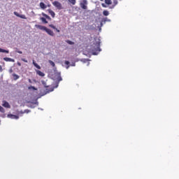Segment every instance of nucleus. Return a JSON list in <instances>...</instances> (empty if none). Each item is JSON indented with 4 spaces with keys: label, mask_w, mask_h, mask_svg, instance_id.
I'll return each mask as SVG.
<instances>
[{
    "label": "nucleus",
    "mask_w": 179,
    "mask_h": 179,
    "mask_svg": "<svg viewBox=\"0 0 179 179\" xmlns=\"http://www.w3.org/2000/svg\"><path fill=\"white\" fill-rule=\"evenodd\" d=\"M52 5L55 6V7L57 8V9H59V10H61V9H63L62 4L59 1H54L52 3Z\"/></svg>",
    "instance_id": "20e7f679"
},
{
    "label": "nucleus",
    "mask_w": 179,
    "mask_h": 179,
    "mask_svg": "<svg viewBox=\"0 0 179 179\" xmlns=\"http://www.w3.org/2000/svg\"><path fill=\"white\" fill-rule=\"evenodd\" d=\"M41 20L43 22V23H45V24L48 23L45 17H41Z\"/></svg>",
    "instance_id": "5701e85b"
},
{
    "label": "nucleus",
    "mask_w": 179,
    "mask_h": 179,
    "mask_svg": "<svg viewBox=\"0 0 179 179\" xmlns=\"http://www.w3.org/2000/svg\"><path fill=\"white\" fill-rule=\"evenodd\" d=\"M42 15L44 16V17H45V19H48V20H51V17L48 16L47 14L43 13Z\"/></svg>",
    "instance_id": "2eb2a0df"
},
{
    "label": "nucleus",
    "mask_w": 179,
    "mask_h": 179,
    "mask_svg": "<svg viewBox=\"0 0 179 179\" xmlns=\"http://www.w3.org/2000/svg\"><path fill=\"white\" fill-rule=\"evenodd\" d=\"M40 8H41V9H46L47 6L43 2H41L40 3Z\"/></svg>",
    "instance_id": "ddd939ff"
},
{
    "label": "nucleus",
    "mask_w": 179,
    "mask_h": 179,
    "mask_svg": "<svg viewBox=\"0 0 179 179\" xmlns=\"http://www.w3.org/2000/svg\"><path fill=\"white\" fill-rule=\"evenodd\" d=\"M0 52H6V54H9V50L0 48Z\"/></svg>",
    "instance_id": "412c9836"
},
{
    "label": "nucleus",
    "mask_w": 179,
    "mask_h": 179,
    "mask_svg": "<svg viewBox=\"0 0 179 179\" xmlns=\"http://www.w3.org/2000/svg\"><path fill=\"white\" fill-rule=\"evenodd\" d=\"M32 64L35 68H37V69H41V66H40V65H38L37 63H36V62H34V60H33Z\"/></svg>",
    "instance_id": "f8f14e48"
},
{
    "label": "nucleus",
    "mask_w": 179,
    "mask_h": 179,
    "mask_svg": "<svg viewBox=\"0 0 179 179\" xmlns=\"http://www.w3.org/2000/svg\"><path fill=\"white\" fill-rule=\"evenodd\" d=\"M17 65L18 66H22V64H20V62H17Z\"/></svg>",
    "instance_id": "ea45409f"
},
{
    "label": "nucleus",
    "mask_w": 179,
    "mask_h": 179,
    "mask_svg": "<svg viewBox=\"0 0 179 179\" xmlns=\"http://www.w3.org/2000/svg\"><path fill=\"white\" fill-rule=\"evenodd\" d=\"M14 15L17 16V17H20V14H19L17 12H14Z\"/></svg>",
    "instance_id": "2f4dec72"
},
{
    "label": "nucleus",
    "mask_w": 179,
    "mask_h": 179,
    "mask_svg": "<svg viewBox=\"0 0 179 179\" xmlns=\"http://www.w3.org/2000/svg\"><path fill=\"white\" fill-rule=\"evenodd\" d=\"M89 61H90V59H81V62H83V64H86V62H89Z\"/></svg>",
    "instance_id": "b1692460"
},
{
    "label": "nucleus",
    "mask_w": 179,
    "mask_h": 179,
    "mask_svg": "<svg viewBox=\"0 0 179 179\" xmlns=\"http://www.w3.org/2000/svg\"><path fill=\"white\" fill-rule=\"evenodd\" d=\"M3 107H5L6 108H10V105H9V103L7 101H4L3 103Z\"/></svg>",
    "instance_id": "9b49d317"
},
{
    "label": "nucleus",
    "mask_w": 179,
    "mask_h": 179,
    "mask_svg": "<svg viewBox=\"0 0 179 179\" xmlns=\"http://www.w3.org/2000/svg\"><path fill=\"white\" fill-rule=\"evenodd\" d=\"M69 2L72 5H75V3H76V0H69Z\"/></svg>",
    "instance_id": "a878e982"
},
{
    "label": "nucleus",
    "mask_w": 179,
    "mask_h": 179,
    "mask_svg": "<svg viewBox=\"0 0 179 179\" xmlns=\"http://www.w3.org/2000/svg\"><path fill=\"white\" fill-rule=\"evenodd\" d=\"M45 31H46V33H48V34H49V36L54 37V36H55L54 31H52L51 29L46 28V30Z\"/></svg>",
    "instance_id": "423d86ee"
},
{
    "label": "nucleus",
    "mask_w": 179,
    "mask_h": 179,
    "mask_svg": "<svg viewBox=\"0 0 179 179\" xmlns=\"http://www.w3.org/2000/svg\"><path fill=\"white\" fill-rule=\"evenodd\" d=\"M89 65H90V62L87 63V66H89Z\"/></svg>",
    "instance_id": "37998d69"
},
{
    "label": "nucleus",
    "mask_w": 179,
    "mask_h": 179,
    "mask_svg": "<svg viewBox=\"0 0 179 179\" xmlns=\"http://www.w3.org/2000/svg\"><path fill=\"white\" fill-rule=\"evenodd\" d=\"M103 16H108V15H110V12H108V10H103Z\"/></svg>",
    "instance_id": "a211bd4d"
},
{
    "label": "nucleus",
    "mask_w": 179,
    "mask_h": 179,
    "mask_svg": "<svg viewBox=\"0 0 179 179\" xmlns=\"http://www.w3.org/2000/svg\"><path fill=\"white\" fill-rule=\"evenodd\" d=\"M48 12L50 13V16H52V17H55V13L54 11H52L51 9H48Z\"/></svg>",
    "instance_id": "9d476101"
},
{
    "label": "nucleus",
    "mask_w": 179,
    "mask_h": 179,
    "mask_svg": "<svg viewBox=\"0 0 179 179\" xmlns=\"http://www.w3.org/2000/svg\"><path fill=\"white\" fill-rule=\"evenodd\" d=\"M87 0H83L80 3V6L81 8V9H83L84 10H86V9H87Z\"/></svg>",
    "instance_id": "7ed1b4c3"
},
{
    "label": "nucleus",
    "mask_w": 179,
    "mask_h": 179,
    "mask_svg": "<svg viewBox=\"0 0 179 179\" xmlns=\"http://www.w3.org/2000/svg\"><path fill=\"white\" fill-rule=\"evenodd\" d=\"M49 27H51L52 29H57V27H55V26H54V24H52L49 25Z\"/></svg>",
    "instance_id": "473e14b6"
},
{
    "label": "nucleus",
    "mask_w": 179,
    "mask_h": 179,
    "mask_svg": "<svg viewBox=\"0 0 179 179\" xmlns=\"http://www.w3.org/2000/svg\"><path fill=\"white\" fill-rule=\"evenodd\" d=\"M105 3L106 5H111V0H105Z\"/></svg>",
    "instance_id": "bb28decb"
},
{
    "label": "nucleus",
    "mask_w": 179,
    "mask_h": 179,
    "mask_svg": "<svg viewBox=\"0 0 179 179\" xmlns=\"http://www.w3.org/2000/svg\"><path fill=\"white\" fill-rule=\"evenodd\" d=\"M21 60L23 61V62H26V63L28 62L27 60H26V59H21Z\"/></svg>",
    "instance_id": "c9c22d12"
},
{
    "label": "nucleus",
    "mask_w": 179,
    "mask_h": 179,
    "mask_svg": "<svg viewBox=\"0 0 179 179\" xmlns=\"http://www.w3.org/2000/svg\"><path fill=\"white\" fill-rule=\"evenodd\" d=\"M3 60L6 61V62H14L15 59L9 57H4Z\"/></svg>",
    "instance_id": "1a4fd4ad"
},
{
    "label": "nucleus",
    "mask_w": 179,
    "mask_h": 179,
    "mask_svg": "<svg viewBox=\"0 0 179 179\" xmlns=\"http://www.w3.org/2000/svg\"><path fill=\"white\" fill-rule=\"evenodd\" d=\"M55 30H56V31H57V33H59V31H60L59 29H57V28L55 29Z\"/></svg>",
    "instance_id": "58836bf2"
},
{
    "label": "nucleus",
    "mask_w": 179,
    "mask_h": 179,
    "mask_svg": "<svg viewBox=\"0 0 179 179\" xmlns=\"http://www.w3.org/2000/svg\"><path fill=\"white\" fill-rule=\"evenodd\" d=\"M106 22H111V20L108 19V17L103 18L101 22V26L102 27L103 24H106Z\"/></svg>",
    "instance_id": "0eeeda50"
},
{
    "label": "nucleus",
    "mask_w": 179,
    "mask_h": 179,
    "mask_svg": "<svg viewBox=\"0 0 179 179\" xmlns=\"http://www.w3.org/2000/svg\"><path fill=\"white\" fill-rule=\"evenodd\" d=\"M100 1H103V0H100Z\"/></svg>",
    "instance_id": "a18cd8bd"
},
{
    "label": "nucleus",
    "mask_w": 179,
    "mask_h": 179,
    "mask_svg": "<svg viewBox=\"0 0 179 179\" xmlns=\"http://www.w3.org/2000/svg\"><path fill=\"white\" fill-rule=\"evenodd\" d=\"M51 79L55 81V84L53 87H51L50 90L46 89V93H50V92H54V89L58 87L59 83L62 80V77H61V73L55 72L53 75L51 76Z\"/></svg>",
    "instance_id": "f257e3e1"
},
{
    "label": "nucleus",
    "mask_w": 179,
    "mask_h": 179,
    "mask_svg": "<svg viewBox=\"0 0 179 179\" xmlns=\"http://www.w3.org/2000/svg\"><path fill=\"white\" fill-rule=\"evenodd\" d=\"M67 44H69L70 45H73L75 43L72 42V41L67 40L66 41Z\"/></svg>",
    "instance_id": "393cba45"
},
{
    "label": "nucleus",
    "mask_w": 179,
    "mask_h": 179,
    "mask_svg": "<svg viewBox=\"0 0 179 179\" xmlns=\"http://www.w3.org/2000/svg\"><path fill=\"white\" fill-rule=\"evenodd\" d=\"M16 52H17L18 54H23V52L20 50H16Z\"/></svg>",
    "instance_id": "f704fd0d"
},
{
    "label": "nucleus",
    "mask_w": 179,
    "mask_h": 179,
    "mask_svg": "<svg viewBox=\"0 0 179 179\" xmlns=\"http://www.w3.org/2000/svg\"><path fill=\"white\" fill-rule=\"evenodd\" d=\"M36 73H37V75H39V76H45V74L44 73L41 72V71H40V70H37Z\"/></svg>",
    "instance_id": "4468645a"
},
{
    "label": "nucleus",
    "mask_w": 179,
    "mask_h": 179,
    "mask_svg": "<svg viewBox=\"0 0 179 179\" xmlns=\"http://www.w3.org/2000/svg\"><path fill=\"white\" fill-rule=\"evenodd\" d=\"M0 113H5V109L3 108V107L0 106Z\"/></svg>",
    "instance_id": "c756f323"
},
{
    "label": "nucleus",
    "mask_w": 179,
    "mask_h": 179,
    "mask_svg": "<svg viewBox=\"0 0 179 179\" xmlns=\"http://www.w3.org/2000/svg\"><path fill=\"white\" fill-rule=\"evenodd\" d=\"M13 76L14 78V80H17V79H19L20 76L18 75H17L16 73H13Z\"/></svg>",
    "instance_id": "6ab92c4d"
},
{
    "label": "nucleus",
    "mask_w": 179,
    "mask_h": 179,
    "mask_svg": "<svg viewBox=\"0 0 179 179\" xmlns=\"http://www.w3.org/2000/svg\"><path fill=\"white\" fill-rule=\"evenodd\" d=\"M71 66H76V64L72 63V64H71Z\"/></svg>",
    "instance_id": "e433bc0d"
},
{
    "label": "nucleus",
    "mask_w": 179,
    "mask_h": 179,
    "mask_svg": "<svg viewBox=\"0 0 179 179\" xmlns=\"http://www.w3.org/2000/svg\"><path fill=\"white\" fill-rule=\"evenodd\" d=\"M36 106H38V101H36L34 103H32V106H31V108H34Z\"/></svg>",
    "instance_id": "dca6fc26"
},
{
    "label": "nucleus",
    "mask_w": 179,
    "mask_h": 179,
    "mask_svg": "<svg viewBox=\"0 0 179 179\" xmlns=\"http://www.w3.org/2000/svg\"><path fill=\"white\" fill-rule=\"evenodd\" d=\"M113 3H114L115 5H117L118 4V1L114 0Z\"/></svg>",
    "instance_id": "72a5a7b5"
},
{
    "label": "nucleus",
    "mask_w": 179,
    "mask_h": 179,
    "mask_svg": "<svg viewBox=\"0 0 179 179\" xmlns=\"http://www.w3.org/2000/svg\"><path fill=\"white\" fill-rule=\"evenodd\" d=\"M39 110H43V109H41V108H38Z\"/></svg>",
    "instance_id": "c03bdc74"
},
{
    "label": "nucleus",
    "mask_w": 179,
    "mask_h": 179,
    "mask_svg": "<svg viewBox=\"0 0 179 179\" xmlns=\"http://www.w3.org/2000/svg\"><path fill=\"white\" fill-rule=\"evenodd\" d=\"M49 64H50V65H52L53 67L55 66V63H54V62L52 60H49Z\"/></svg>",
    "instance_id": "c85d7f7f"
},
{
    "label": "nucleus",
    "mask_w": 179,
    "mask_h": 179,
    "mask_svg": "<svg viewBox=\"0 0 179 179\" xmlns=\"http://www.w3.org/2000/svg\"><path fill=\"white\" fill-rule=\"evenodd\" d=\"M9 72H10V73H12V72H13V71L12 69H10V70L9 71Z\"/></svg>",
    "instance_id": "79ce46f5"
},
{
    "label": "nucleus",
    "mask_w": 179,
    "mask_h": 179,
    "mask_svg": "<svg viewBox=\"0 0 179 179\" xmlns=\"http://www.w3.org/2000/svg\"><path fill=\"white\" fill-rule=\"evenodd\" d=\"M0 71L2 72V66L0 65Z\"/></svg>",
    "instance_id": "a19ab883"
},
{
    "label": "nucleus",
    "mask_w": 179,
    "mask_h": 179,
    "mask_svg": "<svg viewBox=\"0 0 179 179\" xmlns=\"http://www.w3.org/2000/svg\"><path fill=\"white\" fill-rule=\"evenodd\" d=\"M100 43V38H95L93 41V44L90 46V52H92V55H99V53L101 52Z\"/></svg>",
    "instance_id": "f03ea898"
},
{
    "label": "nucleus",
    "mask_w": 179,
    "mask_h": 179,
    "mask_svg": "<svg viewBox=\"0 0 179 179\" xmlns=\"http://www.w3.org/2000/svg\"><path fill=\"white\" fill-rule=\"evenodd\" d=\"M41 83L44 86V87H48V85H47V82L45 80H41Z\"/></svg>",
    "instance_id": "aec40b11"
},
{
    "label": "nucleus",
    "mask_w": 179,
    "mask_h": 179,
    "mask_svg": "<svg viewBox=\"0 0 179 179\" xmlns=\"http://www.w3.org/2000/svg\"><path fill=\"white\" fill-rule=\"evenodd\" d=\"M64 64H65V65H66V69H69V66H71L69 65V64H70L69 61H65V62H64Z\"/></svg>",
    "instance_id": "f3484780"
},
{
    "label": "nucleus",
    "mask_w": 179,
    "mask_h": 179,
    "mask_svg": "<svg viewBox=\"0 0 179 179\" xmlns=\"http://www.w3.org/2000/svg\"><path fill=\"white\" fill-rule=\"evenodd\" d=\"M24 113H26L27 114H29V113H30V110H24V112H21V114H24Z\"/></svg>",
    "instance_id": "cd10ccee"
},
{
    "label": "nucleus",
    "mask_w": 179,
    "mask_h": 179,
    "mask_svg": "<svg viewBox=\"0 0 179 179\" xmlns=\"http://www.w3.org/2000/svg\"><path fill=\"white\" fill-rule=\"evenodd\" d=\"M35 27H36V29H39V30H43V31H45V30H47V27L43 25L36 24Z\"/></svg>",
    "instance_id": "39448f33"
},
{
    "label": "nucleus",
    "mask_w": 179,
    "mask_h": 179,
    "mask_svg": "<svg viewBox=\"0 0 179 179\" xmlns=\"http://www.w3.org/2000/svg\"><path fill=\"white\" fill-rule=\"evenodd\" d=\"M20 17L21 19H27V17H26V15H20Z\"/></svg>",
    "instance_id": "7c9ffc66"
},
{
    "label": "nucleus",
    "mask_w": 179,
    "mask_h": 179,
    "mask_svg": "<svg viewBox=\"0 0 179 179\" xmlns=\"http://www.w3.org/2000/svg\"><path fill=\"white\" fill-rule=\"evenodd\" d=\"M8 117V118H11V120H19V117L16 115L9 114Z\"/></svg>",
    "instance_id": "6e6552de"
},
{
    "label": "nucleus",
    "mask_w": 179,
    "mask_h": 179,
    "mask_svg": "<svg viewBox=\"0 0 179 179\" xmlns=\"http://www.w3.org/2000/svg\"><path fill=\"white\" fill-rule=\"evenodd\" d=\"M28 82H29V83H33V82L31 81V79H28Z\"/></svg>",
    "instance_id": "4c0bfd02"
},
{
    "label": "nucleus",
    "mask_w": 179,
    "mask_h": 179,
    "mask_svg": "<svg viewBox=\"0 0 179 179\" xmlns=\"http://www.w3.org/2000/svg\"><path fill=\"white\" fill-rule=\"evenodd\" d=\"M28 90H37V88L31 85V86L28 87Z\"/></svg>",
    "instance_id": "4be33fe9"
}]
</instances>
